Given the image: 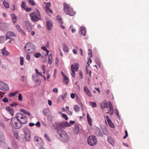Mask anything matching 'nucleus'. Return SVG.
Here are the masks:
<instances>
[{
  "mask_svg": "<svg viewBox=\"0 0 149 149\" xmlns=\"http://www.w3.org/2000/svg\"><path fill=\"white\" fill-rule=\"evenodd\" d=\"M57 133L61 137V140L63 142L66 143L69 140L68 135L63 130L60 129L57 130Z\"/></svg>",
  "mask_w": 149,
  "mask_h": 149,
  "instance_id": "nucleus-1",
  "label": "nucleus"
},
{
  "mask_svg": "<svg viewBox=\"0 0 149 149\" xmlns=\"http://www.w3.org/2000/svg\"><path fill=\"white\" fill-rule=\"evenodd\" d=\"M64 10L66 14L70 16H73L75 15V13L73 9L70 8V6L68 5L65 3H63Z\"/></svg>",
  "mask_w": 149,
  "mask_h": 149,
  "instance_id": "nucleus-2",
  "label": "nucleus"
},
{
  "mask_svg": "<svg viewBox=\"0 0 149 149\" xmlns=\"http://www.w3.org/2000/svg\"><path fill=\"white\" fill-rule=\"evenodd\" d=\"M10 124L13 127L16 129H19L22 127V124L19 123L18 120H17L15 118H12Z\"/></svg>",
  "mask_w": 149,
  "mask_h": 149,
  "instance_id": "nucleus-3",
  "label": "nucleus"
},
{
  "mask_svg": "<svg viewBox=\"0 0 149 149\" xmlns=\"http://www.w3.org/2000/svg\"><path fill=\"white\" fill-rule=\"evenodd\" d=\"M25 51L26 52L31 53L33 52L35 49V47L34 45L31 43H27L24 47Z\"/></svg>",
  "mask_w": 149,
  "mask_h": 149,
  "instance_id": "nucleus-4",
  "label": "nucleus"
},
{
  "mask_svg": "<svg viewBox=\"0 0 149 149\" xmlns=\"http://www.w3.org/2000/svg\"><path fill=\"white\" fill-rule=\"evenodd\" d=\"M97 140L96 137L93 135H90L88 138V142L90 146H93L97 143Z\"/></svg>",
  "mask_w": 149,
  "mask_h": 149,
  "instance_id": "nucleus-5",
  "label": "nucleus"
},
{
  "mask_svg": "<svg viewBox=\"0 0 149 149\" xmlns=\"http://www.w3.org/2000/svg\"><path fill=\"white\" fill-rule=\"evenodd\" d=\"M37 10L38 11L37 15L33 13H32L30 14V15L31 17V20L32 21H33L35 22L38 21L41 19L40 12L38 10Z\"/></svg>",
  "mask_w": 149,
  "mask_h": 149,
  "instance_id": "nucleus-6",
  "label": "nucleus"
},
{
  "mask_svg": "<svg viewBox=\"0 0 149 149\" xmlns=\"http://www.w3.org/2000/svg\"><path fill=\"white\" fill-rule=\"evenodd\" d=\"M55 124L57 128L63 127H69L70 126V124L69 123L65 121L64 122H56Z\"/></svg>",
  "mask_w": 149,
  "mask_h": 149,
  "instance_id": "nucleus-7",
  "label": "nucleus"
},
{
  "mask_svg": "<svg viewBox=\"0 0 149 149\" xmlns=\"http://www.w3.org/2000/svg\"><path fill=\"white\" fill-rule=\"evenodd\" d=\"M23 131L24 134L25 138L27 141L30 140L31 133L30 130L27 128L25 127L24 128Z\"/></svg>",
  "mask_w": 149,
  "mask_h": 149,
  "instance_id": "nucleus-8",
  "label": "nucleus"
},
{
  "mask_svg": "<svg viewBox=\"0 0 149 149\" xmlns=\"http://www.w3.org/2000/svg\"><path fill=\"white\" fill-rule=\"evenodd\" d=\"M15 34L12 32L8 31L7 32L6 36V37L5 40L7 41L8 40H9V43H11V41L13 40V39L11 38V37L14 36Z\"/></svg>",
  "mask_w": 149,
  "mask_h": 149,
  "instance_id": "nucleus-9",
  "label": "nucleus"
},
{
  "mask_svg": "<svg viewBox=\"0 0 149 149\" xmlns=\"http://www.w3.org/2000/svg\"><path fill=\"white\" fill-rule=\"evenodd\" d=\"M78 63L75 64V66L73 65L72 64L71 66V70L72 72V75L74 78V75H75V70L77 71L78 70Z\"/></svg>",
  "mask_w": 149,
  "mask_h": 149,
  "instance_id": "nucleus-10",
  "label": "nucleus"
},
{
  "mask_svg": "<svg viewBox=\"0 0 149 149\" xmlns=\"http://www.w3.org/2000/svg\"><path fill=\"white\" fill-rule=\"evenodd\" d=\"M9 89L7 84H5L3 82L0 81V89L5 91Z\"/></svg>",
  "mask_w": 149,
  "mask_h": 149,
  "instance_id": "nucleus-11",
  "label": "nucleus"
},
{
  "mask_svg": "<svg viewBox=\"0 0 149 149\" xmlns=\"http://www.w3.org/2000/svg\"><path fill=\"white\" fill-rule=\"evenodd\" d=\"M110 106L109 107L107 110V111H106L107 113H109L110 115H113L114 113V109L112 106V103L110 102H109Z\"/></svg>",
  "mask_w": 149,
  "mask_h": 149,
  "instance_id": "nucleus-12",
  "label": "nucleus"
},
{
  "mask_svg": "<svg viewBox=\"0 0 149 149\" xmlns=\"http://www.w3.org/2000/svg\"><path fill=\"white\" fill-rule=\"evenodd\" d=\"M110 106L109 104H108L107 102H102L100 104V106L102 110L105 111H107V110Z\"/></svg>",
  "mask_w": 149,
  "mask_h": 149,
  "instance_id": "nucleus-13",
  "label": "nucleus"
},
{
  "mask_svg": "<svg viewBox=\"0 0 149 149\" xmlns=\"http://www.w3.org/2000/svg\"><path fill=\"white\" fill-rule=\"evenodd\" d=\"M25 117L26 116L23 114L20 113H17L16 115L15 118L18 121L19 119V120H21Z\"/></svg>",
  "mask_w": 149,
  "mask_h": 149,
  "instance_id": "nucleus-14",
  "label": "nucleus"
},
{
  "mask_svg": "<svg viewBox=\"0 0 149 149\" xmlns=\"http://www.w3.org/2000/svg\"><path fill=\"white\" fill-rule=\"evenodd\" d=\"M8 27L6 25V24L3 22L0 23V29L3 31H5L7 30Z\"/></svg>",
  "mask_w": 149,
  "mask_h": 149,
  "instance_id": "nucleus-15",
  "label": "nucleus"
},
{
  "mask_svg": "<svg viewBox=\"0 0 149 149\" xmlns=\"http://www.w3.org/2000/svg\"><path fill=\"white\" fill-rule=\"evenodd\" d=\"M46 25L48 30H50L52 27V23L50 21L48 20L46 22Z\"/></svg>",
  "mask_w": 149,
  "mask_h": 149,
  "instance_id": "nucleus-16",
  "label": "nucleus"
},
{
  "mask_svg": "<svg viewBox=\"0 0 149 149\" xmlns=\"http://www.w3.org/2000/svg\"><path fill=\"white\" fill-rule=\"evenodd\" d=\"M19 122L22 125L26 124L28 121V119L26 117H25L21 120L18 119Z\"/></svg>",
  "mask_w": 149,
  "mask_h": 149,
  "instance_id": "nucleus-17",
  "label": "nucleus"
},
{
  "mask_svg": "<svg viewBox=\"0 0 149 149\" xmlns=\"http://www.w3.org/2000/svg\"><path fill=\"white\" fill-rule=\"evenodd\" d=\"M24 23L27 29L29 31H30L31 29V24L29 23V22L27 21L24 22Z\"/></svg>",
  "mask_w": 149,
  "mask_h": 149,
  "instance_id": "nucleus-18",
  "label": "nucleus"
},
{
  "mask_svg": "<svg viewBox=\"0 0 149 149\" xmlns=\"http://www.w3.org/2000/svg\"><path fill=\"white\" fill-rule=\"evenodd\" d=\"M79 125L77 124H76L74 125V133L76 134H78L79 131Z\"/></svg>",
  "mask_w": 149,
  "mask_h": 149,
  "instance_id": "nucleus-19",
  "label": "nucleus"
},
{
  "mask_svg": "<svg viewBox=\"0 0 149 149\" xmlns=\"http://www.w3.org/2000/svg\"><path fill=\"white\" fill-rule=\"evenodd\" d=\"M16 27L18 31L22 34L23 36H25L26 33L25 32L21 29L20 26L18 25H16Z\"/></svg>",
  "mask_w": 149,
  "mask_h": 149,
  "instance_id": "nucleus-20",
  "label": "nucleus"
},
{
  "mask_svg": "<svg viewBox=\"0 0 149 149\" xmlns=\"http://www.w3.org/2000/svg\"><path fill=\"white\" fill-rule=\"evenodd\" d=\"M106 117L108 123L110 127L112 128H113L114 127V125L112 122L111 121L109 116H106Z\"/></svg>",
  "mask_w": 149,
  "mask_h": 149,
  "instance_id": "nucleus-21",
  "label": "nucleus"
},
{
  "mask_svg": "<svg viewBox=\"0 0 149 149\" xmlns=\"http://www.w3.org/2000/svg\"><path fill=\"white\" fill-rule=\"evenodd\" d=\"M80 32L82 35H83L84 36H85L86 33L85 28L83 27H81L80 29Z\"/></svg>",
  "mask_w": 149,
  "mask_h": 149,
  "instance_id": "nucleus-22",
  "label": "nucleus"
},
{
  "mask_svg": "<svg viewBox=\"0 0 149 149\" xmlns=\"http://www.w3.org/2000/svg\"><path fill=\"white\" fill-rule=\"evenodd\" d=\"M95 134L97 136H98L102 137L103 136L102 133L101 132L100 130L99 129H97L96 130L95 132Z\"/></svg>",
  "mask_w": 149,
  "mask_h": 149,
  "instance_id": "nucleus-23",
  "label": "nucleus"
},
{
  "mask_svg": "<svg viewBox=\"0 0 149 149\" xmlns=\"http://www.w3.org/2000/svg\"><path fill=\"white\" fill-rule=\"evenodd\" d=\"M46 4L45 7V10L48 13L49 10H50L49 7L51 6V4L50 3H46Z\"/></svg>",
  "mask_w": 149,
  "mask_h": 149,
  "instance_id": "nucleus-24",
  "label": "nucleus"
},
{
  "mask_svg": "<svg viewBox=\"0 0 149 149\" xmlns=\"http://www.w3.org/2000/svg\"><path fill=\"white\" fill-rule=\"evenodd\" d=\"M108 142L112 145L113 146L114 144V141L111 137H109L107 139Z\"/></svg>",
  "mask_w": 149,
  "mask_h": 149,
  "instance_id": "nucleus-25",
  "label": "nucleus"
},
{
  "mask_svg": "<svg viewBox=\"0 0 149 149\" xmlns=\"http://www.w3.org/2000/svg\"><path fill=\"white\" fill-rule=\"evenodd\" d=\"M63 51L65 52H68L69 51V49L66 45L64 43L62 44Z\"/></svg>",
  "mask_w": 149,
  "mask_h": 149,
  "instance_id": "nucleus-26",
  "label": "nucleus"
},
{
  "mask_svg": "<svg viewBox=\"0 0 149 149\" xmlns=\"http://www.w3.org/2000/svg\"><path fill=\"white\" fill-rule=\"evenodd\" d=\"M1 53L3 56L8 55L9 54V53L6 50L5 47L1 50Z\"/></svg>",
  "mask_w": 149,
  "mask_h": 149,
  "instance_id": "nucleus-27",
  "label": "nucleus"
},
{
  "mask_svg": "<svg viewBox=\"0 0 149 149\" xmlns=\"http://www.w3.org/2000/svg\"><path fill=\"white\" fill-rule=\"evenodd\" d=\"M20 111L24 114L28 115L29 116H31V113L29 112L26 110H25L24 109H21L20 110Z\"/></svg>",
  "mask_w": 149,
  "mask_h": 149,
  "instance_id": "nucleus-28",
  "label": "nucleus"
},
{
  "mask_svg": "<svg viewBox=\"0 0 149 149\" xmlns=\"http://www.w3.org/2000/svg\"><path fill=\"white\" fill-rule=\"evenodd\" d=\"M18 92L19 91H16L15 92L10 93L8 94V96L9 97L14 96L17 94Z\"/></svg>",
  "mask_w": 149,
  "mask_h": 149,
  "instance_id": "nucleus-29",
  "label": "nucleus"
},
{
  "mask_svg": "<svg viewBox=\"0 0 149 149\" xmlns=\"http://www.w3.org/2000/svg\"><path fill=\"white\" fill-rule=\"evenodd\" d=\"M11 17L13 23H15L16 22L17 19V16L14 14H12L11 15Z\"/></svg>",
  "mask_w": 149,
  "mask_h": 149,
  "instance_id": "nucleus-30",
  "label": "nucleus"
},
{
  "mask_svg": "<svg viewBox=\"0 0 149 149\" xmlns=\"http://www.w3.org/2000/svg\"><path fill=\"white\" fill-rule=\"evenodd\" d=\"M6 110H8V111H12L13 112H11L10 113L11 114V115L12 116L14 115V114H13L14 111H13V109L12 108H11V107H6Z\"/></svg>",
  "mask_w": 149,
  "mask_h": 149,
  "instance_id": "nucleus-31",
  "label": "nucleus"
},
{
  "mask_svg": "<svg viewBox=\"0 0 149 149\" xmlns=\"http://www.w3.org/2000/svg\"><path fill=\"white\" fill-rule=\"evenodd\" d=\"M63 81L65 84H67L69 82V79L68 77L66 76L64 78Z\"/></svg>",
  "mask_w": 149,
  "mask_h": 149,
  "instance_id": "nucleus-32",
  "label": "nucleus"
},
{
  "mask_svg": "<svg viewBox=\"0 0 149 149\" xmlns=\"http://www.w3.org/2000/svg\"><path fill=\"white\" fill-rule=\"evenodd\" d=\"M34 140L36 142H38L39 141H42V140L41 138L38 136H35L34 137Z\"/></svg>",
  "mask_w": 149,
  "mask_h": 149,
  "instance_id": "nucleus-33",
  "label": "nucleus"
},
{
  "mask_svg": "<svg viewBox=\"0 0 149 149\" xmlns=\"http://www.w3.org/2000/svg\"><path fill=\"white\" fill-rule=\"evenodd\" d=\"M74 109L75 111L77 112L79 111L80 107L78 105H76L74 106Z\"/></svg>",
  "mask_w": 149,
  "mask_h": 149,
  "instance_id": "nucleus-34",
  "label": "nucleus"
},
{
  "mask_svg": "<svg viewBox=\"0 0 149 149\" xmlns=\"http://www.w3.org/2000/svg\"><path fill=\"white\" fill-rule=\"evenodd\" d=\"M53 116L51 114H49L48 116L47 119L49 121H52L53 120Z\"/></svg>",
  "mask_w": 149,
  "mask_h": 149,
  "instance_id": "nucleus-35",
  "label": "nucleus"
},
{
  "mask_svg": "<svg viewBox=\"0 0 149 149\" xmlns=\"http://www.w3.org/2000/svg\"><path fill=\"white\" fill-rule=\"evenodd\" d=\"M49 109H45L43 110L42 112L45 116L46 115L47 113L49 112Z\"/></svg>",
  "mask_w": 149,
  "mask_h": 149,
  "instance_id": "nucleus-36",
  "label": "nucleus"
},
{
  "mask_svg": "<svg viewBox=\"0 0 149 149\" xmlns=\"http://www.w3.org/2000/svg\"><path fill=\"white\" fill-rule=\"evenodd\" d=\"M5 37L4 36H2L0 37V42L1 43H3L5 40Z\"/></svg>",
  "mask_w": 149,
  "mask_h": 149,
  "instance_id": "nucleus-37",
  "label": "nucleus"
},
{
  "mask_svg": "<svg viewBox=\"0 0 149 149\" xmlns=\"http://www.w3.org/2000/svg\"><path fill=\"white\" fill-rule=\"evenodd\" d=\"M29 2V4H31L32 6H34L35 5L36 3L33 0H28Z\"/></svg>",
  "mask_w": 149,
  "mask_h": 149,
  "instance_id": "nucleus-38",
  "label": "nucleus"
},
{
  "mask_svg": "<svg viewBox=\"0 0 149 149\" xmlns=\"http://www.w3.org/2000/svg\"><path fill=\"white\" fill-rule=\"evenodd\" d=\"M90 104L93 107H95L97 106L96 103L95 102H91Z\"/></svg>",
  "mask_w": 149,
  "mask_h": 149,
  "instance_id": "nucleus-39",
  "label": "nucleus"
},
{
  "mask_svg": "<svg viewBox=\"0 0 149 149\" xmlns=\"http://www.w3.org/2000/svg\"><path fill=\"white\" fill-rule=\"evenodd\" d=\"M36 58H38L40 57L41 54L40 53H35L34 54Z\"/></svg>",
  "mask_w": 149,
  "mask_h": 149,
  "instance_id": "nucleus-40",
  "label": "nucleus"
},
{
  "mask_svg": "<svg viewBox=\"0 0 149 149\" xmlns=\"http://www.w3.org/2000/svg\"><path fill=\"white\" fill-rule=\"evenodd\" d=\"M41 48L44 50H45L47 52V55H48V53L49 51L47 49L46 47H41Z\"/></svg>",
  "mask_w": 149,
  "mask_h": 149,
  "instance_id": "nucleus-41",
  "label": "nucleus"
},
{
  "mask_svg": "<svg viewBox=\"0 0 149 149\" xmlns=\"http://www.w3.org/2000/svg\"><path fill=\"white\" fill-rule=\"evenodd\" d=\"M62 116L63 118H65L66 120H68V118L66 114L63 113L62 115Z\"/></svg>",
  "mask_w": 149,
  "mask_h": 149,
  "instance_id": "nucleus-42",
  "label": "nucleus"
},
{
  "mask_svg": "<svg viewBox=\"0 0 149 149\" xmlns=\"http://www.w3.org/2000/svg\"><path fill=\"white\" fill-rule=\"evenodd\" d=\"M87 119L88 121L89 124L91 126L92 125V120L91 119V118H88Z\"/></svg>",
  "mask_w": 149,
  "mask_h": 149,
  "instance_id": "nucleus-43",
  "label": "nucleus"
},
{
  "mask_svg": "<svg viewBox=\"0 0 149 149\" xmlns=\"http://www.w3.org/2000/svg\"><path fill=\"white\" fill-rule=\"evenodd\" d=\"M3 133L1 132V131H0V140L1 141L2 140V139L3 137Z\"/></svg>",
  "mask_w": 149,
  "mask_h": 149,
  "instance_id": "nucleus-44",
  "label": "nucleus"
},
{
  "mask_svg": "<svg viewBox=\"0 0 149 149\" xmlns=\"http://www.w3.org/2000/svg\"><path fill=\"white\" fill-rule=\"evenodd\" d=\"M4 5V6L6 8H8L9 7V5L8 2H3Z\"/></svg>",
  "mask_w": 149,
  "mask_h": 149,
  "instance_id": "nucleus-45",
  "label": "nucleus"
},
{
  "mask_svg": "<svg viewBox=\"0 0 149 149\" xmlns=\"http://www.w3.org/2000/svg\"><path fill=\"white\" fill-rule=\"evenodd\" d=\"M20 64L21 65H23L24 64V58L22 57H20Z\"/></svg>",
  "mask_w": 149,
  "mask_h": 149,
  "instance_id": "nucleus-46",
  "label": "nucleus"
},
{
  "mask_svg": "<svg viewBox=\"0 0 149 149\" xmlns=\"http://www.w3.org/2000/svg\"><path fill=\"white\" fill-rule=\"evenodd\" d=\"M36 73L39 75L42 76V73L41 72H39L38 70L37 69L35 70Z\"/></svg>",
  "mask_w": 149,
  "mask_h": 149,
  "instance_id": "nucleus-47",
  "label": "nucleus"
},
{
  "mask_svg": "<svg viewBox=\"0 0 149 149\" xmlns=\"http://www.w3.org/2000/svg\"><path fill=\"white\" fill-rule=\"evenodd\" d=\"M26 6V3L24 2H22L21 4L22 7L24 9H25V6Z\"/></svg>",
  "mask_w": 149,
  "mask_h": 149,
  "instance_id": "nucleus-48",
  "label": "nucleus"
},
{
  "mask_svg": "<svg viewBox=\"0 0 149 149\" xmlns=\"http://www.w3.org/2000/svg\"><path fill=\"white\" fill-rule=\"evenodd\" d=\"M84 90L86 93H89V92H90L89 90L87 88V87L86 86H85L84 87Z\"/></svg>",
  "mask_w": 149,
  "mask_h": 149,
  "instance_id": "nucleus-49",
  "label": "nucleus"
},
{
  "mask_svg": "<svg viewBox=\"0 0 149 149\" xmlns=\"http://www.w3.org/2000/svg\"><path fill=\"white\" fill-rule=\"evenodd\" d=\"M18 99L19 101H21L22 100V96L21 93L19 94Z\"/></svg>",
  "mask_w": 149,
  "mask_h": 149,
  "instance_id": "nucleus-50",
  "label": "nucleus"
},
{
  "mask_svg": "<svg viewBox=\"0 0 149 149\" xmlns=\"http://www.w3.org/2000/svg\"><path fill=\"white\" fill-rule=\"evenodd\" d=\"M2 101L4 103L8 102H9L8 99L6 97L4 98L3 99Z\"/></svg>",
  "mask_w": 149,
  "mask_h": 149,
  "instance_id": "nucleus-51",
  "label": "nucleus"
},
{
  "mask_svg": "<svg viewBox=\"0 0 149 149\" xmlns=\"http://www.w3.org/2000/svg\"><path fill=\"white\" fill-rule=\"evenodd\" d=\"M29 53H28L26 55V59L28 61H29L30 60V55L29 54Z\"/></svg>",
  "mask_w": 149,
  "mask_h": 149,
  "instance_id": "nucleus-52",
  "label": "nucleus"
},
{
  "mask_svg": "<svg viewBox=\"0 0 149 149\" xmlns=\"http://www.w3.org/2000/svg\"><path fill=\"white\" fill-rule=\"evenodd\" d=\"M88 52L89 53L88 54V55L90 57H92V55L91 53V49H88Z\"/></svg>",
  "mask_w": 149,
  "mask_h": 149,
  "instance_id": "nucleus-53",
  "label": "nucleus"
},
{
  "mask_svg": "<svg viewBox=\"0 0 149 149\" xmlns=\"http://www.w3.org/2000/svg\"><path fill=\"white\" fill-rule=\"evenodd\" d=\"M125 135L123 137V139H126L128 136V133L127 130L125 131Z\"/></svg>",
  "mask_w": 149,
  "mask_h": 149,
  "instance_id": "nucleus-54",
  "label": "nucleus"
},
{
  "mask_svg": "<svg viewBox=\"0 0 149 149\" xmlns=\"http://www.w3.org/2000/svg\"><path fill=\"white\" fill-rule=\"evenodd\" d=\"M18 105V104L16 102H14L13 103H12L10 104V106L11 107H15V106Z\"/></svg>",
  "mask_w": 149,
  "mask_h": 149,
  "instance_id": "nucleus-55",
  "label": "nucleus"
},
{
  "mask_svg": "<svg viewBox=\"0 0 149 149\" xmlns=\"http://www.w3.org/2000/svg\"><path fill=\"white\" fill-rule=\"evenodd\" d=\"M79 75L81 78V79H82L83 78V74L82 72L81 71H79Z\"/></svg>",
  "mask_w": 149,
  "mask_h": 149,
  "instance_id": "nucleus-56",
  "label": "nucleus"
},
{
  "mask_svg": "<svg viewBox=\"0 0 149 149\" xmlns=\"http://www.w3.org/2000/svg\"><path fill=\"white\" fill-rule=\"evenodd\" d=\"M57 19L58 20H59L60 21L59 22H60L61 23H63V22L62 21H61V17L59 16H57Z\"/></svg>",
  "mask_w": 149,
  "mask_h": 149,
  "instance_id": "nucleus-57",
  "label": "nucleus"
},
{
  "mask_svg": "<svg viewBox=\"0 0 149 149\" xmlns=\"http://www.w3.org/2000/svg\"><path fill=\"white\" fill-rule=\"evenodd\" d=\"M44 136L49 141H50V139H49V137L48 136L47 134H44Z\"/></svg>",
  "mask_w": 149,
  "mask_h": 149,
  "instance_id": "nucleus-58",
  "label": "nucleus"
},
{
  "mask_svg": "<svg viewBox=\"0 0 149 149\" xmlns=\"http://www.w3.org/2000/svg\"><path fill=\"white\" fill-rule=\"evenodd\" d=\"M70 96L72 98V99H74L75 98V94L73 93H71L70 95Z\"/></svg>",
  "mask_w": 149,
  "mask_h": 149,
  "instance_id": "nucleus-59",
  "label": "nucleus"
},
{
  "mask_svg": "<svg viewBox=\"0 0 149 149\" xmlns=\"http://www.w3.org/2000/svg\"><path fill=\"white\" fill-rule=\"evenodd\" d=\"M49 58V61H48V63H49L50 65L51 64L52 62V58L51 59L50 58Z\"/></svg>",
  "mask_w": 149,
  "mask_h": 149,
  "instance_id": "nucleus-60",
  "label": "nucleus"
},
{
  "mask_svg": "<svg viewBox=\"0 0 149 149\" xmlns=\"http://www.w3.org/2000/svg\"><path fill=\"white\" fill-rule=\"evenodd\" d=\"M14 136H16L17 138H18L19 137V135L17 133L15 132L14 133Z\"/></svg>",
  "mask_w": 149,
  "mask_h": 149,
  "instance_id": "nucleus-61",
  "label": "nucleus"
},
{
  "mask_svg": "<svg viewBox=\"0 0 149 149\" xmlns=\"http://www.w3.org/2000/svg\"><path fill=\"white\" fill-rule=\"evenodd\" d=\"M58 90L57 88H54L53 90V91L54 92L57 93L58 92Z\"/></svg>",
  "mask_w": 149,
  "mask_h": 149,
  "instance_id": "nucleus-62",
  "label": "nucleus"
},
{
  "mask_svg": "<svg viewBox=\"0 0 149 149\" xmlns=\"http://www.w3.org/2000/svg\"><path fill=\"white\" fill-rule=\"evenodd\" d=\"M24 9L27 11H31V9L30 8H25Z\"/></svg>",
  "mask_w": 149,
  "mask_h": 149,
  "instance_id": "nucleus-63",
  "label": "nucleus"
},
{
  "mask_svg": "<svg viewBox=\"0 0 149 149\" xmlns=\"http://www.w3.org/2000/svg\"><path fill=\"white\" fill-rule=\"evenodd\" d=\"M36 125L38 127H40V124L39 122H37L36 124Z\"/></svg>",
  "mask_w": 149,
  "mask_h": 149,
  "instance_id": "nucleus-64",
  "label": "nucleus"
}]
</instances>
